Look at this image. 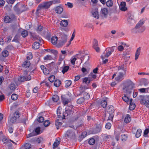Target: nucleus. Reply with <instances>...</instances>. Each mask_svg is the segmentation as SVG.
Wrapping results in <instances>:
<instances>
[{
	"instance_id": "nucleus-29",
	"label": "nucleus",
	"mask_w": 149,
	"mask_h": 149,
	"mask_svg": "<svg viewBox=\"0 0 149 149\" xmlns=\"http://www.w3.org/2000/svg\"><path fill=\"white\" fill-rule=\"evenodd\" d=\"M85 101V99L83 97L78 99L77 101V103L78 104H81L84 102Z\"/></svg>"
},
{
	"instance_id": "nucleus-22",
	"label": "nucleus",
	"mask_w": 149,
	"mask_h": 149,
	"mask_svg": "<svg viewBox=\"0 0 149 149\" xmlns=\"http://www.w3.org/2000/svg\"><path fill=\"white\" fill-rule=\"evenodd\" d=\"M68 24V22L66 20H63L61 22L60 25L62 26L66 27L67 26Z\"/></svg>"
},
{
	"instance_id": "nucleus-50",
	"label": "nucleus",
	"mask_w": 149,
	"mask_h": 149,
	"mask_svg": "<svg viewBox=\"0 0 149 149\" xmlns=\"http://www.w3.org/2000/svg\"><path fill=\"white\" fill-rule=\"evenodd\" d=\"M122 99L125 102L128 103L130 102V100L129 98L126 95H125L123 97H122Z\"/></svg>"
},
{
	"instance_id": "nucleus-8",
	"label": "nucleus",
	"mask_w": 149,
	"mask_h": 149,
	"mask_svg": "<svg viewBox=\"0 0 149 149\" xmlns=\"http://www.w3.org/2000/svg\"><path fill=\"white\" fill-rule=\"evenodd\" d=\"M67 97V96L65 95H62L61 96L62 103L64 105L68 104L70 101V99H69Z\"/></svg>"
},
{
	"instance_id": "nucleus-14",
	"label": "nucleus",
	"mask_w": 149,
	"mask_h": 149,
	"mask_svg": "<svg viewBox=\"0 0 149 149\" xmlns=\"http://www.w3.org/2000/svg\"><path fill=\"white\" fill-rule=\"evenodd\" d=\"M40 68L44 74L46 75L49 74V71L48 69L45 67L43 65H40Z\"/></svg>"
},
{
	"instance_id": "nucleus-6",
	"label": "nucleus",
	"mask_w": 149,
	"mask_h": 149,
	"mask_svg": "<svg viewBox=\"0 0 149 149\" xmlns=\"http://www.w3.org/2000/svg\"><path fill=\"white\" fill-rule=\"evenodd\" d=\"M127 21L128 24H131L134 23V16L131 14V12H128L127 15Z\"/></svg>"
},
{
	"instance_id": "nucleus-40",
	"label": "nucleus",
	"mask_w": 149,
	"mask_h": 149,
	"mask_svg": "<svg viewBox=\"0 0 149 149\" xmlns=\"http://www.w3.org/2000/svg\"><path fill=\"white\" fill-rule=\"evenodd\" d=\"M45 83V85L47 86V87H50L51 86V82H49L45 80H44L41 83V84H42V83Z\"/></svg>"
},
{
	"instance_id": "nucleus-47",
	"label": "nucleus",
	"mask_w": 149,
	"mask_h": 149,
	"mask_svg": "<svg viewBox=\"0 0 149 149\" xmlns=\"http://www.w3.org/2000/svg\"><path fill=\"white\" fill-rule=\"evenodd\" d=\"M127 134L122 135L121 140L123 141H125L127 140Z\"/></svg>"
},
{
	"instance_id": "nucleus-62",
	"label": "nucleus",
	"mask_w": 149,
	"mask_h": 149,
	"mask_svg": "<svg viewBox=\"0 0 149 149\" xmlns=\"http://www.w3.org/2000/svg\"><path fill=\"white\" fill-rule=\"evenodd\" d=\"M28 55H29V56H27L26 57L28 60H30L32 58V53L31 52H29Z\"/></svg>"
},
{
	"instance_id": "nucleus-39",
	"label": "nucleus",
	"mask_w": 149,
	"mask_h": 149,
	"mask_svg": "<svg viewBox=\"0 0 149 149\" xmlns=\"http://www.w3.org/2000/svg\"><path fill=\"white\" fill-rule=\"evenodd\" d=\"M28 32L26 30H24L22 32L21 35L22 36L24 37H25L28 35Z\"/></svg>"
},
{
	"instance_id": "nucleus-35",
	"label": "nucleus",
	"mask_w": 149,
	"mask_h": 149,
	"mask_svg": "<svg viewBox=\"0 0 149 149\" xmlns=\"http://www.w3.org/2000/svg\"><path fill=\"white\" fill-rule=\"evenodd\" d=\"M72 84V81L70 80H67L65 81V87L68 88Z\"/></svg>"
},
{
	"instance_id": "nucleus-25",
	"label": "nucleus",
	"mask_w": 149,
	"mask_h": 149,
	"mask_svg": "<svg viewBox=\"0 0 149 149\" xmlns=\"http://www.w3.org/2000/svg\"><path fill=\"white\" fill-rule=\"evenodd\" d=\"M131 120V118L129 114H127L125 117L124 121L125 123H129Z\"/></svg>"
},
{
	"instance_id": "nucleus-13",
	"label": "nucleus",
	"mask_w": 149,
	"mask_h": 149,
	"mask_svg": "<svg viewBox=\"0 0 149 149\" xmlns=\"http://www.w3.org/2000/svg\"><path fill=\"white\" fill-rule=\"evenodd\" d=\"M60 138H56L55 140V141L54 143L53 144V149H55L56 148H57L60 143Z\"/></svg>"
},
{
	"instance_id": "nucleus-24",
	"label": "nucleus",
	"mask_w": 149,
	"mask_h": 149,
	"mask_svg": "<svg viewBox=\"0 0 149 149\" xmlns=\"http://www.w3.org/2000/svg\"><path fill=\"white\" fill-rule=\"evenodd\" d=\"M108 107V112L109 114H112L114 111V107L112 105L109 106Z\"/></svg>"
},
{
	"instance_id": "nucleus-3",
	"label": "nucleus",
	"mask_w": 149,
	"mask_h": 149,
	"mask_svg": "<svg viewBox=\"0 0 149 149\" xmlns=\"http://www.w3.org/2000/svg\"><path fill=\"white\" fill-rule=\"evenodd\" d=\"M52 5V3L50 1L47 2H44L38 5L37 7L36 11V13L41 9L44 8L45 9H47L49 8Z\"/></svg>"
},
{
	"instance_id": "nucleus-31",
	"label": "nucleus",
	"mask_w": 149,
	"mask_h": 149,
	"mask_svg": "<svg viewBox=\"0 0 149 149\" xmlns=\"http://www.w3.org/2000/svg\"><path fill=\"white\" fill-rule=\"evenodd\" d=\"M4 21L6 23H10L12 22L10 19V17L9 16H5L4 18Z\"/></svg>"
},
{
	"instance_id": "nucleus-20",
	"label": "nucleus",
	"mask_w": 149,
	"mask_h": 149,
	"mask_svg": "<svg viewBox=\"0 0 149 149\" xmlns=\"http://www.w3.org/2000/svg\"><path fill=\"white\" fill-rule=\"evenodd\" d=\"M40 47V43L39 42H35L32 46V48L34 49H37Z\"/></svg>"
},
{
	"instance_id": "nucleus-49",
	"label": "nucleus",
	"mask_w": 149,
	"mask_h": 149,
	"mask_svg": "<svg viewBox=\"0 0 149 149\" xmlns=\"http://www.w3.org/2000/svg\"><path fill=\"white\" fill-rule=\"evenodd\" d=\"M18 95L15 94H13L11 95V98L13 100H15L17 99Z\"/></svg>"
},
{
	"instance_id": "nucleus-28",
	"label": "nucleus",
	"mask_w": 149,
	"mask_h": 149,
	"mask_svg": "<svg viewBox=\"0 0 149 149\" xmlns=\"http://www.w3.org/2000/svg\"><path fill=\"white\" fill-rule=\"evenodd\" d=\"M142 131L140 129H138L136 131L135 136L136 138L139 137L141 135Z\"/></svg>"
},
{
	"instance_id": "nucleus-58",
	"label": "nucleus",
	"mask_w": 149,
	"mask_h": 149,
	"mask_svg": "<svg viewBox=\"0 0 149 149\" xmlns=\"http://www.w3.org/2000/svg\"><path fill=\"white\" fill-rule=\"evenodd\" d=\"M96 77V75L95 74H94L92 72H91L88 75L89 78L91 77L94 79H95Z\"/></svg>"
},
{
	"instance_id": "nucleus-63",
	"label": "nucleus",
	"mask_w": 149,
	"mask_h": 149,
	"mask_svg": "<svg viewBox=\"0 0 149 149\" xmlns=\"http://www.w3.org/2000/svg\"><path fill=\"white\" fill-rule=\"evenodd\" d=\"M118 50L120 52L123 51L124 50V47L122 45H120L118 47Z\"/></svg>"
},
{
	"instance_id": "nucleus-11",
	"label": "nucleus",
	"mask_w": 149,
	"mask_h": 149,
	"mask_svg": "<svg viewBox=\"0 0 149 149\" xmlns=\"http://www.w3.org/2000/svg\"><path fill=\"white\" fill-rule=\"evenodd\" d=\"M101 16L104 18H106L108 14V10L105 8L102 9L101 10Z\"/></svg>"
},
{
	"instance_id": "nucleus-46",
	"label": "nucleus",
	"mask_w": 149,
	"mask_h": 149,
	"mask_svg": "<svg viewBox=\"0 0 149 149\" xmlns=\"http://www.w3.org/2000/svg\"><path fill=\"white\" fill-rule=\"evenodd\" d=\"M43 59L44 60H51L53 59V57L51 55H47L44 57Z\"/></svg>"
},
{
	"instance_id": "nucleus-18",
	"label": "nucleus",
	"mask_w": 149,
	"mask_h": 149,
	"mask_svg": "<svg viewBox=\"0 0 149 149\" xmlns=\"http://www.w3.org/2000/svg\"><path fill=\"white\" fill-rule=\"evenodd\" d=\"M141 48L140 47L138 48L137 49L135 54V60H136L138 58L139 56L141 53Z\"/></svg>"
},
{
	"instance_id": "nucleus-10",
	"label": "nucleus",
	"mask_w": 149,
	"mask_h": 149,
	"mask_svg": "<svg viewBox=\"0 0 149 149\" xmlns=\"http://www.w3.org/2000/svg\"><path fill=\"white\" fill-rule=\"evenodd\" d=\"M125 87L123 88V89L127 88L130 87L132 89L133 88L134 84L130 80H128L125 81Z\"/></svg>"
},
{
	"instance_id": "nucleus-44",
	"label": "nucleus",
	"mask_w": 149,
	"mask_h": 149,
	"mask_svg": "<svg viewBox=\"0 0 149 149\" xmlns=\"http://www.w3.org/2000/svg\"><path fill=\"white\" fill-rule=\"evenodd\" d=\"M83 97L85 99V100H87L90 98V95L87 93H85L84 94V97Z\"/></svg>"
},
{
	"instance_id": "nucleus-41",
	"label": "nucleus",
	"mask_w": 149,
	"mask_h": 149,
	"mask_svg": "<svg viewBox=\"0 0 149 149\" xmlns=\"http://www.w3.org/2000/svg\"><path fill=\"white\" fill-rule=\"evenodd\" d=\"M10 19L11 20V22L14 20H16L17 18L15 16V15L13 13L10 14Z\"/></svg>"
},
{
	"instance_id": "nucleus-57",
	"label": "nucleus",
	"mask_w": 149,
	"mask_h": 149,
	"mask_svg": "<svg viewBox=\"0 0 149 149\" xmlns=\"http://www.w3.org/2000/svg\"><path fill=\"white\" fill-rule=\"evenodd\" d=\"M37 120L39 123H42L43 122L44 118L42 116H40L38 118Z\"/></svg>"
},
{
	"instance_id": "nucleus-27",
	"label": "nucleus",
	"mask_w": 149,
	"mask_h": 149,
	"mask_svg": "<svg viewBox=\"0 0 149 149\" xmlns=\"http://www.w3.org/2000/svg\"><path fill=\"white\" fill-rule=\"evenodd\" d=\"M61 84V81L58 79L55 80L54 83V86L56 87H59Z\"/></svg>"
},
{
	"instance_id": "nucleus-37",
	"label": "nucleus",
	"mask_w": 149,
	"mask_h": 149,
	"mask_svg": "<svg viewBox=\"0 0 149 149\" xmlns=\"http://www.w3.org/2000/svg\"><path fill=\"white\" fill-rule=\"evenodd\" d=\"M52 99L53 102H56L59 100V97L57 95H55L53 96Z\"/></svg>"
},
{
	"instance_id": "nucleus-56",
	"label": "nucleus",
	"mask_w": 149,
	"mask_h": 149,
	"mask_svg": "<svg viewBox=\"0 0 149 149\" xmlns=\"http://www.w3.org/2000/svg\"><path fill=\"white\" fill-rule=\"evenodd\" d=\"M50 1L52 3V4H55L61 3L60 0H53Z\"/></svg>"
},
{
	"instance_id": "nucleus-26",
	"label": "nucleus",
	"mask_w": 149,
	"mask_h": 149,
	"mask_svg": "<svg viewBox=\"0 0 149 149\" xmlns=\"http://www.w3.org/2000/svg\"><path fill=\"white\" fill-rule=\"evenodd\" d=\"M55 125L57 129H58L59 127H60L62 125V123L59 122V119H58L55 121Z\"/></svg>"
},
{
	"instance_id": "nucleus-36",
	"label": "nucleus",
	"mask_w": 149,
	"mask_h": 149,
	"mask_svg": "<svg viewBox=\"0 0 149 149\" xmlns=\"http://www.w3.org/2000/svg\"><path fill=\"white\" fill-rule=\"evenodd\" d=\"M101 105L103 108H105L107 105V102L106 100H102L101 102Z\"/></svg>"
},
{
	"instance_id": "nucleus-42",
	"label": "nucleus",
	"mask_w": 149,
	"mask_h": 149,
	"mask_svg": "<svg viewBox=\"0 0 149 149\" xmlns=\"http://www.w3.org/2000/svg\"><path fill=\"white\" fill-rule=\"evenodd\" d=\"M2 55L4 57H6L8 55V52L7 50H3L2 52Z\"/></svg>"
},
{
	"instance_id": "nucleus-45",
	"label": "nucleus",
	"mask_w": 149,
	"mask_h": 149,
	"mask_svg": "<svg viewBox=\"0 0 149 149\" xmlns=\"http://www.w3.org/2000/svg\"><path fill=\"white\" fill-rule=\"evenodd\" d=\"M112 53H111L110 52L108 51L105 54V55L104 57L103 56H101V58L102 60H104V57H108L109 56H110Z\"/></svg>"
},
{
	"instance_id": "nucleus-17",
	"label": "nucleus",
	"mask_w": 149,
	"mask_h": 149,
	"mask_svg": "<svg viewBox=\"0 0 149 149\" xmlns=\"http://www.w3.org/2000/svg\"><path fill=\"white\" fill-rule=\"evenodd\" d=\"M31 63L29 61L26 60L22 64V67L25 68H28L30 66Z\"/></svg>"
},
{
	"instance_id": "nucleus-2",
	"label": "nucleus",
	"mask_w": 149,
	"mask_h": 149,
	"mask_svg": "<svg viewBox=\"0 0 149 149\" xmlns=\"http://www.w3.org/2000/svg\"><path fill=\"white\" fill-rule=\"evenodd\" d=\"M140 104L147 107H149V95L139 96Z\"/></svg>"
},
{
	"instance_id": "nucleus-59",
	"label": "nucleus",
	"mask_w": 149,
	"mask_h": 149,
	"mask_svg": "<svg viewBox=\"0 0 149 149\" xmlns=\"http://www.w3.org/2000/svg\"><path fill=\"white\" fill-rule=\"evenodd\" d=\"M17 119L16 118L13 116L10 119V121L11 123H13L16 121Z\"/></svg>"
},
{
	"instance_id": "nucleus-54",
	"label": "nucleus",
	"mask_w": 149,
	"mask_h": 149,
	"mask_svg": "<svg viewBox=\"0 0 149 149\" xmlns=\"http://www.w3.org/2000/svg\"><path fill=\"white\" fill-rule=\"evenodd\" d=\"M35 131L37 134L36 135L40 134V127H36V128Z\"/></svg>"
},
{
	"instance_id": "nucleus-15",
	"label": "nucleus",
	"mask_w": 149,
	"mask_h": 149,
	"mask_svg": "<svg viewBox=\"0 0 149 149\" xmlns=\"http://www.w3.org/2000/svg\"><path fill=\"white\" fill-rule=\"evenodd\" d=\"M125 72H124V73L120 72L119 73L118 76L115 78L116 80L117 81H121L122 79V78L124 75L125 74Z\"/></svg>"
},
{
	"instance_id": "nucleus-53",
	"label": "nucleus",
	"mask_w": 149,
	"mask_h": 149,
	"mask_svg": "<svg viewBox=\"0 0 149 149\" xmlns=\"http://www.w3.org/2000/svg\"><path fill=\"white\" fill-rule=\"evenodd\" d=\"M50 124V122L49 120H46L44 121L43 123L45 127H47Z\"/></svg>"
},
{
	"instance_id": "nucleus-43",
	"label": "nucleus",
	"mask_w": 149,
	"mask_h": 149,
	"mask_svg": "<svg viewBox=\"0 0 149 149\" xmlns=\"http://www.w3.org/2000/svg\"><path fill=\"white\" fill-rule=\"evenodd\" d=\"M55 76L54 75H51L48 78V80L51 83H52L54 80Z\"/></svg>"
},
{
	"instance_id": "nucleus-55",
	"label": "nucleus",
	"mask_w": 149,
	"mask_h": 149,
	"mask_svg": "<svg viewBox=\"0 0 149 149\" xmlns=\"http://www.w3.org/2000/svg\"><path fill=\"white\" fill-rule=\"evenodd\" d=\"M31 146V144L29 143H26L24 145V147L25 149H30Z\"/></svg>"
},
{
	"instance_id": "nucleus-33",
	"label": "nucleus",
	"mask_w": 149,
	"mask_h": 149,
	"mask_svg": "<svg viewBox=\"0 0 149 149\" xmlns=\"http://www.w3.org/2000/svg\"><path fill=\"white\" fill-rule=\"evenodd\" d=\"M89 77H84L83 79V82L85 83L86 84H89L91 81V80L88 79Z\"/></svg>"
},
{
	"instance_id": "nucleus-30",
	"label": "nucleus",
	"mask_w": 149,
	"mask_h": 149,
	"mask_svg": "<svg viewBox=\"0 0 149 149\" xmlns=\"http://www.w3.org/2000/svg\"><path fill=\"white\" fill-rule=\"evenodd\" d=\"M9 88L10 90L14 91L16 88V86L14 83H12L9 86Z\"/></svg>"
},
{
	"instance_id": "nucleus-32",
	"label": "nucleus",
	"mask_w": 149,
	"mask_h": 149,
	"mask_svg": "<svg viewBox=\"0 0 149 149\" xmlns=\"http://www.w3.org/2000/svg\"><path fill=\"white\" fill-rule=\"evenodd\" d=\"M93 16L97 19L99 18V15L98 12L97 11H95L94 12H93L92 13Z\"/></svg>"
},
{
	"instance_id": "nucleus-1",
	"label": "nucleus",
	"mask_w": 149,
	"mask_h": 149,
	"mask_svg": "<svg viewBox=\"0 0 149 149\" xmlns=\"http://www.w3.org/2000/svg\"><path fill=\"white\" fill-rule=\"evenodd\" d=\"M72 111L70 109L66 110L65 112L63 113H61L59 109L58 108L57 110V115L58 119L61 120L65 118V117L72 113Z\"/></svg>"
},
{
	"instance_id": "nucleus-48",
	"label": "nucleus",
	"mask_w": 149,
	"mask_h": 149,
	"mask_svg": "<svg viewBox=\"0 0 149 149\" xmlns=\"http://www.w3.org/2000/svg\"><path fill=\"white\" fill-rule=\"evenodd\" d=\"M95 143V140L93 138L90 139L88 141V143L90 145H93Z\"/></svg>"
},
{
	"instance_id": "nucleus-4",
	"label": "nucleus",
	"mask_w": 149,
	"mask_h": 149,
	"mask_svg": "<svg viewBox=\"0 0 149 149\" xmlns=\"http://www.w3.org/2000/svg\"><path fill=\"white\" fill-rule=\"evenodd\" d=\"M75 134L74 130H68L66 132L65 136L67 139H72L75 137Z\"/></svg>"
},
{
	"instance_id": "nucleus-51",
	"label": "nucleus",
	"mask_w": 149,
	"mask_h": 149,
	"mask_svg": "<svg viewBox=\"0 0 149 149\" xmlns=\"http://www.w3.org/2000/svg\"><path fill=\"white\" fill-rule=\"evenodd\" d=\"M14 116L16 118H18L19 117V113L18 111H15L14 113Z\"/></svg>"
},
{
	"instance_id": "nucleus-60",
	"label": "nucleus",
	"mask_w": 149,
	"mask_h": 149,
	"mask_svg": "<svg viewBox=\"0 0 149 149\" xmlns=\"http://www.w3.org/2000/svg\"><path fill=\"white\" fill-rule=\"evenodd\" d=\"M111 124L110 123H106L105 125V128H106L108 129H110L111 127Z\"/></svg>"
},
{
	"instance_id": "nucleus-7",
	"label": "nucleus",
	"mask_w": 149,
	"mask_h": 149,
	"mask_svg": "<svg viewBox=\"0 0 149 149\" xmlns=\"http://www.w3.org/2000/svg\"><path fill=\"white\" fill-rule=\"evenodd\" d=\"M31 79V76L29 75L26 77L20 76L18 77V80L20 82H24L25 81H29Z\"/></svg>"
},
{
	"instance_id": "nucleus-9",
	"label": "nucleus",
	"mask_w": 149,
	"mask_h": 149,
	"mask_svg": "<svg viewBox=\"0 0 149 149\" xmlns=\"http://www.w3.org/2000/svg\"><path fill=\"white\" fill-rule=\"evenodd\" d=\"M93 48L96 50L97 52H100V48L98 47V42L96 39H94L93 42Z\"/></svg>"
},
{
	"instance_id": "nucleus-61",
	"label": "nucleus",
	"mask_w": 149,
	"mask_h": 149,
	"mask_svg": "<svg viewBox=\"0 0 149 149\" xmlns=\"http://www.w3.org/2000/svg\"><path fill=\"white\" fill-rule=\"evenodd\" d=\"M65 5L67 6L69 8H72L73 7V4L72 3L70 2H67V3L65 4Z\"/></svg>"
},
{
	"instance_id": "nucleus-23",
	"label": "nucleus",
	"mask_w": 149,
	"mask_h": 149,
	"mask_svg": "<svg viewBox=\"0 0 149 149\" xmlns=\"http://www.w3.org/2000/svg\"><path fill=\"white\" fill-rule=\"evenodd\" d=\"M144 24L143 20H141L136 26L135 28L138 29L140 28Z\"/></svg>"
},
{
	"instance_id": "nucleus-16",
	"label": "nucleus",
	"mask_w": 149,
	"mask_h": 149,
	"mask_svg": "<svg viewBox=\"0 0 149 149\" xmlns=\"http://www.w3.org/2000/svg\"><path fill=\"white\" fill-rule=\"evenodd\" d=\"M132 99H130V100L129 103L130 105L129 107V109L130 110H133L136 107V105L135 104L132 102Z\"/></svg>"
},
{
	"instance_id": "nucleus-21",
	"label": "nucleus",
	"mask_w": 149,
	"mask_h": 149,
	"mask_svg": "<svg viewBox=\"0 0 149 149\" xmlns=\"http://www.w3.org/2000/svg\"><path fill=\"white\" fill-rule=\"evenodd\" d=\"M62 70L61 72L63 74L67 72L69 69V67L68 66H65L61 68Z\"/></svg>"
},
{
	"instance_id": "nucleus-64",
	"label": "nucleus",
	"mask_w": 149,
	"mask_h": 149,
	"mask_svg": "<svg viewBox=\"0 0 149 149\" xmlns=\"http://www.w3.org/2000/svg\"><path fill=\"white\" fill-rule=\"evenodd\" d=\"M43 28V26L41 25L38 26L37 29V31L38 32L41 31L42 30Z\"/></svg>"
},
{
	"instance_id": "nucleus-52",
	"label": "nucleus",
	"mask_w": 149,
	"mask_h": 149,
	"mask_svg": "<svg viewBox=\"0 0 149 149\" xmlns=\"http://www.w3.org/2000/svg\"><path fill=\"white\" fill-rule=\"evenodd\" d=\"M33 37L35 40L39 41L40 42L42 40L41 38L37 35H35L34 36H33Z\"/></svg>"
},
{
	"instance_id": "nucleus-34",
	"label": "nucleus",
	"mask_w": 149,
	"mask_h": 149,
	"mask_svg": "<svg viewBox=\"0 0 149 149\" xmlns=\"http://www.w3.org/2000/svg\"><path fill=\"white\" fill-rule=\"evenodd\" d=\"M101 127L100 125H97L94 129L95 133H97L100 131Z\"/></svg>"
},
{
	"instance_id": "nucleus-5",
	"label": "nucleus",
	"mask_w": 149,
	"mask_h": 149,
	"mask_svg": "<svg viewBox=\"0 0 149 149\" xmlns=\"http://www.w3.org/2000/svg\"><path fill=\"white\" fill-rule=\"evenodd\" d=\"M67 40V37L66 35L63 36L61 37V40L59 41L57 45V47H60L63 46L66 42Z\"/></svg>"
},
{
	"instance_id": "nucleus-19",
	"label": "nucleus",
	"mask_w": 149,
	"mask_h": 149,
	"mask_svg": "<svg viewBox=\"0 0 149 149\" xmlns=\"http://www.w3.org/2000/svg\"><path fill=\"white\" fill-rule=\"evenodd\" d=\"M58 40V38L57 36H53L51 39V42L53 45H56L57 44Z\"/></svg>"
},
{
	"instance_id": "nucleus-12",
	"label": "nucleus",
	"mask_w": 149,
	"mask_h": 149,
	"mask_svg": "<svg viewBox=\"0 0 149 149\" xmlns=\"http://www.w3.org/2000/svg\"><path fill=\"white\" fill-rule=\"evenodd\" d=\"M63 11V6L61 4L56 6L55 8V11L57 14H61L62 13Z\"/></svg>"
},
{
	"instance_id": "nucleus-38",
	"label": "nucleus",
	"mask_w": 149,
	"mask_h": 149,
	"mask_svg": "<svg viewBox=\"0 0 149 149\" xmlns=\"http://www.w3.org/2000/svg\"><path fill=\"white\" fill-rule=\"evenodd\" d=\"M113 4V3L112 1L109 0L106 2V5L108 7L112 6Z\"/></svg>"
}]
</instances>
